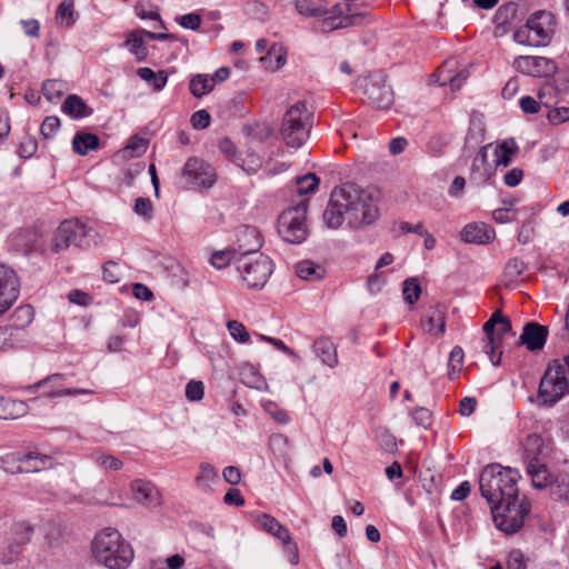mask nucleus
Segmentation results:
<instances>
[{"label": "nucleus", "mask_w": 569, "mask_h": 569, "mask_svg": "<svg viewBox=\"0 0 569 569\" xmlns=\"http://www.w3.org/2000/svg\"><path fill=\"white\" fill-rule=\"evenodd\" d=\"M378 216L377 200L371 191L346 184L331 192L323 221L331 229H338L343 221L351 228H360L372 223Z\"/></svg>", "instance_id": "f257e3e1"}, {"label": "nucleus", "mask_w": 569, "mask_h": 569, "mask_svg": "<svg viewBox=\"0 0 569 569\" xmlns=\"http://www.w3.org/2000/svg\"><path fill=\"white\" fill-rule=\"evenodd\" d=\"M96 560L108 569H127L134 552L131 545L114 528H103L93 538L91 543Z\"/></svg>", "instance_id": "f03ea898"}, {"label": "nucleus", "mask_w": 569, "mask_h": 569, "mask_svg": "<svg viewBox=\"0 0 569 569\" xmlns=\"http://www.w3.org/2000/svg\"><path fill=\"white\" fill-rule=\"evenodd\" d=\"M313 113L305 101L292 104L284 113L280 137L287 147L299 149L309 139Z\"/></svg>", "instance_id": "7ed1b4c3"}, {"label": "nucleus", "mask_w": 569, "mask_h": 569, "mask_svg": "<svg viewBox=\"0 0 569 569\" xmlns=\"http://www.w3.org/2000/svg\"><path fill=\"white\" fill-rule=\"evenodd\" d=\"M555 32V16L541 10L532 13L526 24L515 31L513 39L519 44L543 47L551 42Z\"/></svg>", "instance_id": "20e7f679"}, {"label": "nucleus", "mask_w": 569, "mask_h": 569, "mask_svg": "<svg viewBox=\"0 0 569 569\" xmlns=\"http://www.w3.org/2000/svg\"><path fill=\"white\" fill-rule=\"evenodd\" d=\"M298 12L306 17H325L330 29L345 28L353 24L367 22V11H357L348 8L347 13L342 18H338L332 11L325 7L323 0H296Z\"/></svg>", "instance_id": "39448f33"}, {"label": "nucleus", "mask_w": 569, "mask_h": 569, "mask_svg": "<svg viewBox=\"0 0 569 569\" xmlns=\"http://www.w3.org/2000/svg\"><path fill=\"white\" fill-rule=\"evenodd\" d=\"M308 199L300 200L295 207L286 209L278 219V232L289 243H301L306 240L308 229L306 214Z\"/></svg>", "instance_id": "423d86ee"}, {"label": "nucleus", "mask_w": 569, "mask_h": 569, "mask_svg": "<svg viewBox=\"0 0 569 569\" xmlns=\"http://www.w3.org/2000/svg\"><path fill=\"white\" fill-rule=\"evenodd\" d=\"M237 270L249 288L261 289L273 271L271 259L263 253L242 256L237 260Z\"/></svg>", "instance_id": "0eeeda50"}, {"label": "nucleus", "mask_w": 569, "mask_h": 569, "mask_svg": "<svg viewBox=\"0 0 569 569\" xmlns=\"http://www.w3.org/2000/svg\"><path fill=\"white\" fill-rule=\"evenodd\" d=\"M569 391V378L560 359L552 361L539 385V398L545 405H553Z\"/></svg>", "instance_id": "6e6552de"}, {"label": "nucleus", "mask_w": 569, "mask_h": 569, "mask_svg": "<svg viewBox=\"0 0 569 569\" xmlns=\"http://www.w3.org/2000/svg\"><path fill=\"white\" fill-rule=\"evenodd\" d=\"M531 510L529 499L522 496L500 498V531L506 535L518 532Z\"/></svg>", "instance_id": "1a4fd4ad"}, {"label": "nucleus", "mask_w": 569, "mask_h": 569, "mask_svg": "<svg viewBox=\"0 0 569 569\" xmlns=\"http://www.w3.org/2000/svg\"><path fill=\"white\" fill-rule=\"evenodd\" d=\"M91 232H93V230L87 228V226L79 220H66L60 223L53 234L51 251L60 253L70 246L87 248L89 247L87 238Z\"/></svg>", "instance_id": "9d476101"}, {"label": "nucleus", "mask_w": 569, "mask_h": 569, "mask_svg": "<svg viewBox=\"0 0 569 569\" xmlns=\"http://www.w3.org/2000/svg\"><path fill=\"white\" fill-rule=\"evenodd\" d=\"M498 169V143L490 142L481 148L475 157L471 180L478 184L491 181Z\"/></svg>", "instance_id": "9b49d317"}, {"label": "nucleus", "mask_w": 569, "mask_h": 569, "mask_svg": "<svg viewBox=\"0 0 569 569\" xmlns=\"http://www.w3.org/2000/svg\"><path fill=\"white\" fill-rule=\"evenodd\" d=\"M181 174L188 186L193 189H209L216 182L213 168L199 158H189Z\"/></svg>", "instance_id": "f8f14e48"}, {"label": "nucleus", "mask_w": 569, "mask_h": 569, "mask_svg": "<svg viewBox=\"0 0 569 569\" xmlns=\"http://www.w3.org/2000/svg\"><path fill=\"white\" fill-rule=\"evenodd\" d=\"M365 93L378 109H388L393 103V91L386 82L381 72L368 76L365 79Z\"/></svg>", "instance_id": "ddd939ff"}, {"label": "nucleus", "mask_w": 569, "mask_h": 569, "mask_svg": "<svg viewBox=\"0 0 569 569\" xmlns=\"http://www.w3.org/2000/svg\"><path fill=\"white\" fill-rule=\"evenodd\" d=\"M480 495L490 506L492 521L498 528V465H487L479 476Z\"/></svg>", "instance_id": "4468645a"}, {"label": "nucleus", "mask_w": 569, "mask_h": 569, "mask_svg": "<svg viewBox=\"0 0 569 569\" xmlns=\"http://www.w3.org/2000/svg\"><path fill=\"white\" fill-rule=\"evenodd\" d=\"M513 68L531 77H550L556 70V62L546 57L520 56L513 60Z\"/></svg>", "instance_id": "2eb2a0df"}, {"label": "nucleus", "mask_w": 569, "mask_h": 569, "mask_svg": "<svg viewBox=\"0 0 569 569\" xmlns=\"http://www.w3.org/2000/svg\"><path fill=\"white\" fill-rule=\"evenodd\" d=\"M19 280L16 272L0 263V317H2L19 297Z\"/></svg>", "instance_id": "dca6fc26"}, {"label": "nucleus", "mask_w": 569, "mask_h": 569, "mask_svg": "<svg viewBox=\"0 0 569 569\" xmlns=\"http://www.w3.org/2000/svg\"><path fill=\"white\" fill-rule=\"evenodd\" d=\"M64 382V376L61 373L50 375L38 382L26 387V390L29 392H33L38 388L50 387V390L44 392V397L47 398H56V397H67V396H78V395H89L92 393L89 389H80V388H62Z\"/></svg>", "instance_id": "f3484780"}, {"label": "nucleus", "mask_w": 569, "mask_h": 569, "mask_svg": "<svg viewBox=\"0 0 569 569\" xmlns=\"http://www.w3.org/2000/svg\"><path fill=\"white\" fill-rule=\"evenodd\" d=\"M553 451V442L537 433H531L523 443V453L528 463L546 462Z\"/></svg>", "instance_id": "a211bd4d"}, {"label": "nucleus", "mask_w": 569, "mask_h": 569, "mask_svg": "<svg viewBox=\"0 0 569 569\" xmlns=\"http://www.w3.org/2000/svg\"><path fill=\"white\" fill-rule=\"evenodd\" d=\"M548 336V327L539 322H526L520 335V342L531 352L540 351L543 349Z\"/></svg>", "instance_id": "6ab92c4d"}, {"label": "nucleus", "mask_w": 569, "mask_h": 569, "mask_svg": "<svg viewBox=\"0 0 569 569\" xmlns=\"http://www.w3.org/2000/svg\"><path fill=\"white\" fill-rule=\"evenodd\" d=\"M132 498L146 507H157L161 503V495L157 487L146 480L137 479L130 486Z\"/></svg>", "instance_id": "aec40b11"}, {"label": "nucleus", "mask_w": 569, "mask_h": 569, "mask_svg": "<svg viewBox=\"0 0 569 569\" xmlns=\"http://www.w3.org/2000/svg\"><path fill=\"white\" fill-rule=\"evenodd\" d=\"M237 242L236 250L239 257L260 253L258 250L262 246V241L259 231L254 227H241L238 230Z\"/></svg>", "instance_id": "412c9836"}, {"label": "nucleus", "mask_w": 569, "mask_h": 569, "mask_svg": "<svg viewBox=\"0 0 569 569\" xmlns=\"http://www.w3.org/2000/svg\"><path fill=\"white\" fill-rule=\"evenodd\" d=\"M496 237L493 227L485 222H470L466 224L461 232L460 238L467 243L486 244L492 241Z\"/></svg>", "instance_id": "4be33fe9"}, {"label": "nucleus", "mask_w": 569, "mask_h": 569, "mask_svg": "<svg viewBox=\"0 0 569 569\" xmlns=\"http://www.w3.org/2000/svg\"><path fill=\"white\" fill-rule=\"evenodd\" d=\"M18 461L24 465V471L28 472H38L56 465V459L52 455L39 451H29L18 458Z\"/></svg>", "instance_id": "5701e85b"}, {"label": "nucleus", "mask_w": 569, "mask_h": 569, "mask_svg": "<svg viewBox=\"0 0 569 569\" xmlns=\"http://www.w3.org/2000/svg\"><path fill=\"white\" fill-rule=\"evenodd\" d=\"M257 526L266 532L272 535L280 541H288L289 530L281 525L274 517L268 513H257L256 517Z\"/></svg>", "instance_id": "b1692460"}, {"label": "nucleus", "mask_w": 569, "mask_h": 569, "mask_svg": "<svg viewBox=\"0 0 569 569\" xmlns=\"http://www.w3.org/2000/svg\"><path fill=\"white\" fill-rule=\"evenodd\" d=\"M521 478L517 469L500 466V498L521 496L517 482Z\"/></svg>", "instance_id": "393cba45"}, {"label": "nucleus", "mask_w": 569, "mask_h": 569, "mask_svg": "<svg viewBox=\"0 0 569 569\" xmlns=\"http://www.w3.org/2000/svg\"><path fill=\"white\" fill-rule=\"evenodd\" d=\"M61 110L72 119L87 118L93 113L92 108H90L84 100L77 94H69L63 101Z\"/></svg>", "instance_id": "a878e982"}, {"label": "nucleus", "mask_w": 569, "mask_h": 569, "mask_svg": "<svg viewBox=\"0 0 569 569\" xmlns=\"http://www.w3.org/2000/svg\"><path fill=\"white\" fill-rule=\"evenodd\" d=\"M313 350L321 362L329 368H335L338 365L337 348L329 339H318L313 345Z\"/></svg>", "instance_id": "bb28decb"}, {"label": "nucleus", "mask_w": 569, "mask_h": 569, "mask_svg": "<svg viewBox=\"0 0 569 569\" xmlns=\"http://www.w3.org/2000/svg\"><path fill=\"white\" fill-rule=\"evenodd\" d=\"M527 473L531 478L532 486L536 489L551 487L553 478L551 477L546 462L528 463Z\"/></svg>", "instance_id": "cd10ccee"}, {"label": "nucleus", "mask_w": 569, "mask_h": 569, "mask_svg": "<svg viewBox=\"0 0 569 569\" xmlns=\"http://www.w3.org/2000/svg\"><path fill=\"white\" fill-rule=\"evenodd\" d=\"M455 64L453 60L446 61L445 66L439 70V80L441 86L449 84L451 90H459L462 83L467 80L469 73L467 69L460 70L456 74L450 73L451 66Z\"/></svg>", "instance_id": "c85d7f7f"}, {"label": "nucleus", "mask_w": 569, "mask_h": 569, "mask_svg": "<svg viewBox=\"0 0 569 569\" xmlns=\"http://www.w3.org/2000/svg\"><path fill=\"white\" fill-rule=\"evenodd\" d=\"M100 146L98 136L89 132H77L72 139V149L80 156H86L90 151L97 150Z\"/></svg>", "instance_id": "c756f323"}, {"label": "nucleus", "mask_w": 569, "mask_h": 569, "mask_svg": "<svg viewBox=\"0 0 569 569\" xmlns=\"http://www.w3.org/2000/svg\"><path fill=\"white\" fill-rule=\"evenodd\" d=\"M27 412V405L21 400H13L0 396V418L17 419Z\"/></svg>", "instance_id": "7c9ffc66"}, {"label": "nucleus", "mask_w": 569, "mask_h": 569, "mask_svg": "<svg viewBox=\"0 0 569 569\" xmlns=\"http://www.w3.org/2000/svg\"><path fill=\"white\" fill-rule=\"evenodd\" d=\"M194 481L199 490L208 492L211 491L212 486L218 481V473L210 463L202 462L199 466V473Z\"/></svg>", "instance_id": "2f4dec72"}, {"label": "nucleus", "mask_w": 569, "mask_h": 569, "mask_svg": "<svg viewBox=\"0 0 569 569\" xmlns=\"http://www.w3.org/2000/svg\"><path fill=\"white\" fill-rule=\"evenodd\" d=\"M214 88V78H210L208 74L198 73L191 77L189 81V90L196 98H201Z\"/></svg>", "instance_id": "473e14b6"}, {"label": "nucleus", "mask_w": 569, "mask_h": 569, "mask_svg": "<svg viewBox=\"0 0 569 569\" xmlns=\"http://www.w3.org/2000/svg\"><path fill=\"white\" fill-rule=\"evenodd\" d=\"M137 74L156 91H161L168 82V74L164 70L154 72L151 68L142 67L137 70Z\"/></svg>", "instance_id": "72a5a7b5"}, {"label": "nucleus", "mask_w": 569, "mask_h": 569, "mask_svg": "<svg viewBox=\"0 0 569 569\" xmlns=\"http://www.w3.org/2000/svg\"><path fill=\"white\" fill-rule=\"evenodd\" d=\"M32 535V526L26 521H18L11 525L8 539L24 548V546L31 540Z\"/></svg>", "instance_id": "f704fd0d"}, {"label": "nucleus", "mask_w": 569, "mask_h": 569, "mask_svg": "<svg viewBox=\"0 0 569 569\" xmlns=\"http://www.w3.org/2000/svg\"><path fill=\"white\" fill-rule=\"evenodd\" d=\"M296 273L302 280L313 281L323 277L325 269L311 260H303L297 263Z\"/></svg>", "instance_id": "c9c22d12"}, {"label": "nucleus", "mask_w": 569, "mask_h": 569, "mask_svg": "<svg viewBox=\"0 0 569 569\" xmlns=\"http://www.w3.org/2000/svg\"><path fill=\"white\" fill-rule=\"evenodd\" d=\"M143 33L141 30L132 31L129 33L124 46L136 57V60L141 62L147 58V48L144 47Z\"/></svg>", "instance_id": "e433bc0d"}, {"label": "nucleus", "mask_w": 569, "mask_h": 569, "mask_svg": "<svg viewBox=\"0 0 569 569\" xmlns=\"http://www.w3.org/2000/svg\"><path fill=\"white\" fill-rule=\"evenodd\" d=\"M67 89V84L63 81L56 79L47 80L42 84V93L51 103H57Z\"/></svg>", "instance_id": "4c0bfd02"}, {"label": "nucleus", "mask_w": 569, "mask_h": 569, "mask_svg": "<svg viewBox=\"0 0 569 569\" xmlns=\"http://www.w3.org/2000/svg\"><path fill=\"white\" fill-rule=\"evenodd\" d=\"M551 495L558 499L569 500V471L558 472L551 483Z\"/></svg>", "instance_id": "58836bf2"}, {"label": "nucleus", "mask_w": 569, "mask_h": 569, "mask_svg": "<svg viewBox=\"0 0 569 569\" xmlns=\"http://www.w3.org/2000/svg\"><path fill=\"white\" fill-rule=\"evenodd\" d=\"M78 18L73 10V0H63L57 8L56 20L60 26L70 27Z\"/></svg>", "instance_id": "ea45409f"}, {"label": "nucleus", "mask_w": 569, "mask_h": 569, "mask_svg": "<svg viewBox=\"0 0 569 569\" xmlns=\"http://www.w3.org/2000/svg\"><path fill=\"white\" fill-rule=\"evenodd\" d=\"M23 551L19 543L7 538L6 545L0 548V563L8 566L17 562Z\"/></svg>", "instance_id": "a19ab883"}, {"label": "nucleus", "mask_w": 569, "mask_h": 569, "mask_svg": "<svg viewBox=\"0 0 569 569\" xmlns=\"http://www.w3.org/2000/svg\"><path fill=\"white\" fill-rule=\"evenodd\" d=\"M465 359V352L461 347L456 346L450 355L448 360V378L450 380H455L459 377L462 363Z\"/></svg>", "instance_id": "79ce46f5"}, {"label": "nucleus", "mask_w": 569, "mask_h": 569, "mask_svg": "<svg viewBox=\"0 0 569 569\" xmlns=\"http://www.w3.org/2000/svg\"><path fill=\"white\" fill-rule=\"evenodd\" d=\"M519 153V147L515 139H505L500 142V167L507 168Z\"/></svg>", "instance_id": "37998d69"}, {"label": "nucleus", "mask_w": 569, "mask_h": 569, "mask_svg": "<svg viewBox=\"0 0 569 569\" xmlns=\"http://www.w3.org/2000/svg\"><path fill=\"white\" fill-rule=\"evenodd\" d=\"M148 148V140L139 137L133 136L128 141L126 148L122 150L124 158H134L142 156Z\"/></svg>", "instance_id": "c03bdc74"}, {"label": "nucleus", "mask_w": 569, "mask_h": 569, "mask_svg": "<svg viewBox=\"0 0 569 569\" xmlns=\"http://www.w3.org/2000/svg\"><path fill=\"white\" fill-rule=\"evenodd\" d=\"M421 293V287L418 278H408L402 284V296L407 303L412 305L416 302Z\"/></svg>", "instance_id": "a18cd8bd"}, {"label": "nucleus", "mask_w": 569, "mask_h": 569, "mask_svg": "<svg viewBox=\"0 0 569 569\" xmlns=\"http://www.w3.org/2000/svg\"><path fill=\"white\" fill-rule=\"evenodd\" d=\"M523 267H525L523 262L517 258L512 259L506 263L505 269H503L506 287H510L516 282L518 277L522 273Z\"/></svg>", "instance_id": "49530a36"}, {"label": "nucleus", "mask_w": 569, "mask_h": 569, "mask_svg": "<svg viewBox=\"0 0 569 569\" xmlns=\"http://www.w3.org/2000/svg\"><path fill=\"white\" fill-rule=\"evenodd\" d=\"M319 178L315 173H307L297 178V192L300 196L310 194L316 192L319 186Z\"/></svg>", "instance_id": "de8ad7c7"}, {"label": "nucleus", "mask_w": 569, "mask_h": 569, "mask_svg": "<svg viewBox=\"0 0 569 569\" xmlns=\"http://www.w3.org/2000/svg\"><path fill=\"white\" fill-rule=\"evenodd\" d=\"M92 459L97 466L104 470L117 471L120 470L123 466L122 461L116 458L114 456L106 455L102 452H94L92 455Z\"/></svg>", "instance_id": "09e8293b"}, {"label": "nucleus", "mask_w": 569, "mask_h": 569, "mask_svg": "<svg viewBox=\"0 0 569 569\" xmlns=\"http://www.w3.org/2000/svg\"><path fill=\"white\" fill-rule=\"evenodd\" d=\"M498 322H485L483 331L486 335L485 346L483 350L487 355H489L491 362L497 366L498 360H495V351H496V345H495V328Z\"/></svg>", "instance_id": "8fccbe9b"}, {"label": "nucleus", "mask_w": 569, "mask_h": 569, "mask_svg": "<svg viewBox=\"0 0 569 569\" xmlns=\"http://www.w3.org/2000/svg\"><path fill=\"white\" fill-rule=\"evenodd\" d=\"M236 248L213 252L210 259L211 264L217 269L227 267L232 260H238Z\"/></svg>", "instance_id": "3c124183"}, {"label": "nucleus", "mask_w": 569, "mask_h": 569, "mask_svg": "<svg viewBox=\"0 0 569 569\" xmlns=\"http://www.w3.org/2000/svg\"><path fill=\"white\" fill-rule=\"evenodd\" d=\"M103 279L110 283H118L123 277V269L113 260L107 261L102 267Z\"/></svg>", "instance_id": "603ef678"}, {"label": "nucleus", "mask_w": 569, "mask_h": 569, "mask_svg": "<svg viewBox=\"0 0 569 569\" xmlns=\"http://www.w3.org/2000/svg\"><path fill=\"white\" fill-rule=\"evenodd\" d=\"M60 128V119L56 116L47 117L40 127V132L44 139L52 138Z\"/></svg>", "instance_id": "864d4df0"}, {"label": "nucleus", "mask_w": 569, "mask_h": 569, "mask_svg": "<svg viewBox=\"0 0 569 569\" xmlns=\"http://www.w3.org/2000/svg\"><path fill=\"white\" fill-rule=\"evenodd\" d=\"M204 396V386L202 381L190 380L186 386V398L189 401H199Z\"/></svg>", "instance_id": "5fc2aeb1"}, {"label": "nucleus", "mask_w": 569, "mask_h": 569, "mask_svg": "<svg viewBox=\"0 0 569 569\" xmlns=\"http://www.w3.org/2000/svg\"><path fill=\"white\" fill-rule=\"evenodd\" d=\"M263 409L278 423L287 425V423L290 422L289 413L286 410L278 408L274 403L267 402V403L263 405Z\"/></svg>", "instance_id": "6e6d98bb"}, {"label": "nucleus", "mask_w": 569, "mask_h": 569, "mask_svg": "<svg viewBox=\"0 0 569 569\" xmlns=\"http://www.w3.org/2000/svg\"><path fill=\"white\" fill-rule=\"evenodd\" d=\"M411 415L415 423L419 427L428 429L432 423V413L427 408H416Z\"/></svg>", "instance_id": "4d7b16f0"}, {"label": "nucleus", "mask_w": 569, "mask_h": 569, "mask_svg": "<svg viewBox=\"0 0 569 569\" xmlns=\"http://www.w3.org/2000/svg\"><path fill=\"white\" fill-rule=\"evenodd\" d=\"M136 214L150 220L153 213V207L148 198H137L133 207Z\"/></svg>", "instance_id": "13d9d810"}, {"label": "nucleus", "mask_w": 569, "mask_h": 569, "mask_svg": "<svg viewBox=\"0 0 569 569\" xmlns=\"http://www.w3.org/2000/svg\"><path fill=\"white\" fill-rule=\"evenodd\" d=\"M517 198H503L500 200V224L510 222L515 219V214L509 216L513 206L517 203Z\"/></svg>", "instance_id": "bf43d9fd"}, {"label": "nucleus", "mask_w": 569, "mask_h": 569, "mask_svg": "<svg viewBox=\"0 0 569 569\" xmlns=\"http://www.w3.org/2000/svg\"><path fill=\"white\" fill-rule=\"evenodd\" d=\"M201 16L197 12H191L178 18L179 24L184 29L198 30L201 24Z\"/></svg>", "instance_id": "052dcab7"}, {"label": "nucleus", "mask_w": 569, "mask_h": 569, "mask_svg": "<svg viewBox=\"0 0 569 569\" xmlns=\"http://www.w3.org/2000/svg\"><path fill=\"white\" fill-rule=\"evenodd\" d=\"M507 569H526L527 562L523 553L520 550H512L507 558ZM500 569H502L500 567Z\"/></svg>", "instance_id": "680f3d73"}, {"label": "nucleus", "mask_w": 569, "mask_h": 569, "mask_svg": "<svg viewBox=\"0 0 569 569\" xmlns=\"http://www.w3.org/2000/svg\"><path fill=\"white\" fill-rule=\"evenodd\" d=\"M227 328L232 338L239 342H247L249 333L242 322H227Z\"/></svg>", "instance_id": "e2e57ef3"}, {"label": "nucleus", "mask_w": 569, "mask_h": 569, "mask_svg": "<svg viewBox=\"0 0 569 569\" xmlns=\"http://www.w3.org/2000/svg\"><path fill=\"white\" fill-rule=\"evenodd\" d=\"M549 122L551 124H560L562 122L569 121V108L568 107H558L553 108L548 112L547 116Z\"/></svg>", "instance_id": "0e129e2a"}, {"label": "nucleus", "mask_w": 569, "mask_h": 569, "mask_svg": "<svg viewBox=\"0 0 569 569\" xmlns=\"http://www.w3.org/2000/svg\"><path fill=\"white\" fill-rule=\"evenodd\" d=\"M68 300L71 303H74V305H78L81 307H87L91 303L92 298L90 295H88L87 292H84L82 290L73 289L68 293Z\"/></svg>", "instance_id": "69168bd1"}, {"label": "nucleus", "mask_w": 569, "mask_h": 569, "mask_svg": "<svg viewBox=\"0 0 569 569\" xmlns=\"http://www.w3.org/2000/svg\"><path fill=\"white\" fill-rule=\"evenodd\" d=\"M210 114L207 110H198L191 116L192 127L196 129H206L210 126Z\"/></svg>", "instance_id": "338daca9"}, {"label": "nucleus", "mask_w": 569, "mask_h": 569, "mask_svg": "<svg viewBox=\"0 0 569 569\" xmlns=\"http://www.w3.org/2000/svg\"><path fill=\"white\" fill-rule=\"evenodd\" d=\"M502 179H503V182L506 186H508L510 188H515L518 184H520V182L522 181L523 170L520 168H512L511 170L507 171L503 174Z\"/></svg>", "instance_id": "774afa93"}]
</instances>
